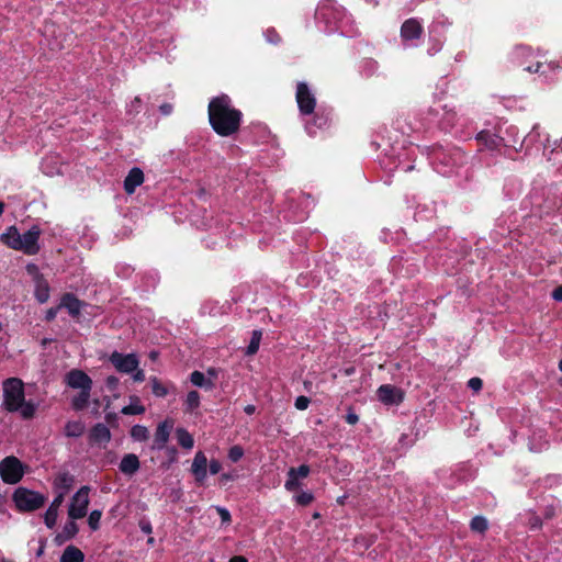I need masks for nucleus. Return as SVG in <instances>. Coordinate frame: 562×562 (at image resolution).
<instances>
[{
  "mask_svg": "<svg viewBox=\"0 0 562 562\" xmlns=\"http://www.w3.org/2000/svg\"><path fill=\"white\" fill-rule=\"evenodd\" d=\"M311 403V400L307 396L300 395L295 398L294 406L299 411H305Z\"/></svg>",
  "mask_w": 562,
  "mask_h": 562,
  "instance_id": "41",
  "label": "nucleus"
},
{
  "mask_svg": "<svg viewBox=\"0 0 562 562\" xmlns=\"http://www.w3.org/2000/svg\"><path fill=\"white\" fill-rule=\"evenodd\" d=\"M470 528L473 532L484 533L488 529V520L484 516H474L470 521Z\"/></svg>",
  "mask_w": 562,
  "mask_h": 562,
  "instance_id": "27",
  "label": "nucleus"
},
{
  "mask_svg": "<svg viewBox=\"0 0 562 562\" xmlns=\"http://www.w3.org/2000/svg\"><path fill=\"white\" fill-rule=\"evenodd\" d=\"M133 373H134L133 374V380L135 382H143L145 380V372H144V370L137 368Z\"/></svg>",
  "mask_w": 562,
  "mask_h": 562,
  "instance_id": "52",
  "label": "nucleus"
},
{
  "mask_svg": "<svg viewBox=\"0 0 562 562\" xmlns=\"http://www.w3.org/2000/svg\"><path fill=\"white\" fill-rule=\"evenodd\" d=\"M41 228L37 225H33L27 232L21 234V247L20 251L27 256H34L40 251V236Z\"/></svg>",
  "mask_w": 562,
  "mask_h": 562,
  "instance_id": "7",
  "label": "nucleus"
},
{
  "mask_svg": "<svg viewBox=\"0 0 562 562\" xmlns=\"http://www.w3.org/2000/svg\"><path fill=\"white\" fill-rule=\"evenodd\" d=\"M194 457L200 458V457H204V454L202 451H198Z\"/></svg>",
  "mask_w": 562,
  "mask_h": 562,
  "instance_id": "64",
  "label": "nucleus"
},
{
  "mask_svg": "<svg viewBox=\"0 0 562 562\" xmlns=\"http://www.w3.org/2000/svg\"><path fill=\"white\" fill-rule=\"evenodd\" d=\"M378 400L384 405H400L404 400V393L401 389L392 384H382L376 390Z\"/></svg>",
  "mask_w": 562,
  "mask_h": 562,
  "instance_id": "9",
  "label": "nucleus"
},
{
  "mask_svg": "<svg viewBox=\"0 0 562 562\" xmlns=\"http://www.w3.org/2000/svg\"><path fill=\"white\" fill-rule=\"evenodd\" d=\"M121 412L124 415H139L145 412V407L139 404H130L124 406Z\"/></svg>",
  "mask_w": 562,
  "mask_h": 562,
  "instance_id": "38",
  "label": "nucleus"
},
{
  "mask_svg": "<svg viewBox=\"0 0 562 562\" xmlns=\"http://www.w3.org/2000/svg\"><path fill=\"white\" fill-rule=\"evenodd\" d=\"M2 407L10 413L19 412L25 400L24 383L19 378H8L2 383Z\"/></svg>",
  "mask_w": 562,
  "mask_h": 562,
  "instance_id": "2",
  "label": "nucleus"
},
{
  "mask_svg": "<svg viewBox=\"0 0 562 562\" xmlns=\"http://www.w3.org/2000/svg\"><path fill=\"white\" fill-rule=\"evenodd\" d=\"M0 239L9 248L20 250L21 234L15 226H10L9 228H7V231L0 236Z\"/></svg>",
  "mask_w": 562,
  "mask_h": 562,
  "instance_id": "18",
  "label": "nucleus"
},
{
  "mask_svg": "<svg viewBox=\"0 0 562 562\" xmlns=\"http://www.w3.org/2000/svg\"><path fill=\"white\" fill-rule=\"evenodd\" d=\"M36 408H37V405L31 401L26 402L25 400L23 401V404L22 406L20 407V413H21V416L24 418V419H31L34 417L35 415V412H36Z\"/></svg>",
  "mask_w": 562,
  "mask_h": 562,
  "instance_id": "33",
  "label": "nucleus"
},
{
  "mask_svg": "<svg viewBox=\"0 0 562 562\" xmlns=\"http://www.w3.org/2000/svg\"><path fill=\"white\" fill-rule=\"evenodd\" d=\"M190 381L193 385L205 390H212L214 386V383L210 379H206L203 372L198 370L190 374Z\"/></svg>",
  "mask_w": 562,
  "mask_h": 562,
  "instance_id": "24",
  "label": "nucleus"
},
{
  "mask_svg": "<svg viewBox=\"0 0 562 562\" xmlns=\"http://www.w3.org/2000/svg\"><path fill=\"white\" fill-rule=\"evenodd\" d=\"M476 140L490 150H498L504 142L502 137L488 131H481L476 136Z\"/></svg>",
  "mask_w": 562,
  "mask_h": 562,
  "instance_id": "16",
  "label": "nucleus"
},
{
  "mask_svg": "<svg viewBox=\"0 0 562 562\" xmlns=\"http://www.w3.org/2000/svg\"><path fill=\"white\" fill-rule=\"evenodd\" d=\"M310 473V467L302 464L299 468H291L288 472V480L284 487L288 491H294L301 486V482L307 477Z\"/></svg>",
  "mask_w": 562,
  "mask_h": 562,
  "instance_id": "11",
  "label": "nucleus"
},
{
  "mask_svg": "<svg viewBox=\"0 0 562 562\" xmlns=\"http://www.w3.org/2000/svg\"><path fill=\"white\" fill-rule=\"evenodd\" d=\"M111 434L109 428L103 424H97L91 429V438L97 442H104L110 440Z\"/></svg>",
  "mask_w": 562,
  "mask_h": 562,
  "instance_id": "25",
  "label": "nucleus"
},
{
  "mask_svg": "<svg viewBox=\"0 0 562 562\" xmlns=\"http://www.w3.org/2000/svg\"><path fill=\"white\" fill-rule=\"evenodd\" d=\"M131 436L137 441H144L149 437V431L143 425H135L131 429Z\"/></svg>",
  "mask_w": 562,
  "mask_h": 562,
  "instance_id": "34",
  "label": "nucleus"
},
{
  "mask_svg": "<svg viewBox=\"0 0 562 562\" xmlns=\"http://www.w3.org/2000/svg\"><path fill=\"white\" fill-rule=\"evenodd\" d=\"M268 33H272V34L274 35V37H276V40H273V38H269V41H270V42H273V43H276V44L280 42V36H279V34H277L273 30H272V31L268 30Z\"/></svg>",
  "mask_w": 562,
  "mask_h": 562,
  "instance_id": "58",
  "label": "nucleus"
},
{
  "mask_svg": "<svg viewBox=\"0 0 562 562\" xmlns=\"http://www.w3.org/2000/svg\"><path fill=\"white\" fill-rule=\"evenodd\" d=\"M422 34V24L416 19L406 20L401 27V38L403 42L419 38Z\"/></svg>",
  "mask_w": 562,
  "mask_h": 562,
  "instance_id": "14",
  "label": "nucleus"
},
{
  "mask_svg": "<svg viewBox=\"0 0 562 562\" xmlns=\"http://www.w3.org/2000/svg\"><path fill=\"white\" fill-rule=\"evenodd\" d=\"M313 117L306 124V130L310 135L316 134L317 130H325L330 125V115L325 111H314Z\"/></svg>",
  "mask_w": 562,
  "mask_h": 562,
  "instance_id": "13",
  "label": "nucleus"
},
{
  "mask_svg": "<svg viewBox=\"0 0 562 562\" xmlns=\"http://www.w3.org/2000/svg\"><path fill=\"white\" fill-rule=\"evenodd\" d=\"M110 361L115 367V369L122 373H132L139 366L138 358L134 353L124 355V353L114 351L110 356Z\"/></svg>",
  "mask_w": 562,
  "mask_h": 562,
  "instance_id": "8",
  "label": "nucleus"
},
{
  "mask_svg": "<svg viewBox=\"0 0 562 562\" xmlns=\"http://www.w3.org/2000/svg\"><path fill=\"white\" fill-rule=\"evenodd\" d=\"M207 459H194L191 470L198 482H203L207 472Z\"/></svg>",
  "mask_w": 562,
  "mask_h": 562,
  "instance_id": "22",
  "label": "nucleus"
},
{
  "mask_svg": "<svg viewBox=\"0 0 562 562\" xmlns=\"http://www.w3.org/2000/svg\"><path fill=\"white\" fill-rule=\"evenodd\" d=\"M295 99L301 114L311 115L314 113L316 108V98L310 90L307 83L299 82L296 85Z\"/></svg>",
  "mask_w": 562,
  "mask_h": 562,
  "instance_id": "5",
  "label": "nucleus"
},
{
  "mask_svg": "<svg viewBox=\"0 0 562 562\" xmlns=\"http://www.w3.org/2000/svg\"><path fill=\"white\" fill-rule=\"evenodd\" d=\"M554 515H555V509H554V507H553V506H548V507L546 508L544 517H546L547 519H551Z\"/></svg>",
  "mask_w": 562,
  "mask_h": 562,
  "instance_id": "55",
  "label": "nucleus"
},
{
  "mask_svg": "<svg viewBox=\"0 0 562 562\" xmlns=\"http://www.w3.org/2000/svg\"><path fill=\"white\" fill-rule=\"evenodd\" d=\"M314 497L310 492H302L295 496V502L299 505L306 506L313 502Z\"/></svg>",
  "mask_w": 562,
  "mask_h": 562,
  "instance_id": "40",
  "label": "nucleus"
},
{
  "mask_svg": "<svg viewBox=\"0 0 562 562\" xmlns=\"http://www.w3.org/2000/svg\"><path fill=\"white\" fill-rule=\"evenodd\" d=\"M60 310V306L50 307L46 311L45 314V321L52 322L56 318L58 311Z\"/></svg>",
  "mask_w": 562,
  "mask_h": 562,
  "instance_id": "48",
  "label": "nucleus"
},
{
  "mask_svg": "<svg viewBox=\"0 0 562 562\" xmlns=\"http://www.w3.org/2000/svg\"><path fill=\"white\" fill-rule=\"evenodd\" d=\"M209 468H210V472L212 474H216L221 470V464H220V462L217 460L213 459L212 462L209 464Z\"/></svg>",
  "mask_w": 562,
  "mask_h": 562,
  "instance_id": "53",
  "label": "nucleus"
},
{
  "mask_svg": "<svg viewBox=\"0 0 562 562\" xmlns=\"http://www.w3.org/2000/svg\"><path fill=\"white\" fill-rule=\"evenodd\" d=\"M552 297L558 302H562V285H559L553 290Z\"/></svg>",
  "mask_w": 562,
  "mask_h": 562,
  "instance_id": "54",
  "label": "nucleus"
},
{
  "mask_svg": "<svg viewBox=\"0 0 562 562\" xmlns=\"http://www.w3.org/2000/svg\"><path fill=\"white\" fill-rule=\"evenodd\" d=\"M159 111L162 115H170L173 111V106L170 103H162L159 106Z\"/></svg>",
  "mask_w": 562,
  "mask_h": 562,
  "instance_id": "50",
  "label": "nucleus"
},
{
  "mask_svg": "<svg viewBox=\"0 0 562 562\" xmlns=\"http://www.w3.org/2000/svg\"><path fill=\"white\" fill-rule=\"evenodd\" d=\"M175 422L172 419H165L159 423L155 436H154V447L158 449H162L170 436L171 430L173 429Z\"/></svg>",
  "mask_w": 562,
  "mask_h": 562,
  "instance_id": "12",
  "label": "nucleus"
},
{
  "mask_svg": "<svg viewBox=\"0 0 562 562\" xmlns=\"http://www.w3.org/2000/svg\"><path fill=\"white\" fill-rule=\"evenodd\" d=\"M89 491L90 488L88 486H82L72 496L68 508V516L70 519H80L87 515L89 506Z\"/></svg>",
  "mask_w": 562,
  "mask_h": 562,
  "instance_id": "4",
  "label": "nucleus"
},
{
  "mask_svg": "<svg viewBox=\"0 0 562 562\" xmlns=\"http://www.w3.org/2000/svg\"><path fill=\"white\" fill-rule=\"evenodd\" d=\"M4 503L5 498L2 495H0V513L4 510Z\"/></svg>",
  "mask_w": 562,
  "mask_h": 562,
  "instance_id": "60",
  "label": "nucleus"
},
{
  "mask_svg": "<svg viewBox=\"0 0 562 562\" xmlns=\"http://www.w3.org/2000/svg\"><path fill=\"white\" fill-rule=\"evenodd\" d=\"M216 510L222 519V521L224 524H229L231 522V514L226 509V508H223V507H216Z\"/></svg>",
  "mask_w": 562,
  "mask_h": 562,
  "instance_id": "47",
  "label": "nucleus"
},
{
  "mask_svg": "<svg viewBox=\"0 0 562 562\" xmlns=\"http://www.w3.org/2000/svg\"><path fill=\"white\" fill-rule=\"evenodd\" d=\"M228 562H248L243 555H235Z\"/></svg>",
  "mask_w": 562,
  "mask_h": 562,
  "instance_id": "57",
  "label": "nucleus"
},
{
  "mask_svg": "<svg viewBox=\"0 0 562 562\" xmlns=\"http://www.w3.org/2000/svg\"><path fill=\"white\" fill-rule=\"evenodd\" d=\"M57 516H58V510L48 507V509L46 510V513L44 515L45 525L48 528H53L57 521Z\"/></svg>",
  "mask_w": 562,
  "mask_h": 562,
  "instance_id": "37",
  "label": "nucleus"
},
{
  "mask_svg": "<svg viewBox=\"0 0 562 562\" xmlns=\"http://www.w3.org/2000/svg\"><path fill=\"white\" fill-rule=\"evenodd\" d=\"M24 467L19 459H2L0 462V474L5 483H18L22 479Z\"/></svg>",
  "mask_w": 562,
  "mask_h": 562,
  "instance_id": "6",
  "label": "nucleus"
},
{
  "mask_svg": "<svg viewBox=\"0 0 562 562\" xmlns=\"http://www.w3.org/2000/svg\"><path fill=\"white\" fill-rule=\"evenodd\" d=\"M74 483V476L68 473L58 474L54 481L55 488L58 492H64V494L68 493V491L72 487Z\"/></svg>",
  "mask_w": 562,
  "mask_h": 562,
  "instance_id": "20",
  "label": "nucleus"
},
{
  "mask_svg": "<svg viewBox=\"0 0 562 562\" xmlns=\"http://www.w3.org/2000/svg\"><path fill=\"white\" fill-rule=\"evenodd\" d=\"M468 386L473 390V391H480L483 386V381L482 379L477 378V376H474V378H471L469 381H468Z\"/></svg>",
  "mask_w": 562,
  "mask_h": 562,
  "instance_id": "42",
  "label": "nucleus"
},
{
  "mask_svg": "<svg viewBox=\"0 0 562 562\" xmlns=\"http://www.w3.org/2000/svg\"><path fill=\"white\" fill-rule=\"evenodd\" d=\"M105 419H106L108 423H111L112 420L116 419V415L112 414V413H109V414H106Z\"/></svg>",
  "mask_w": 562,
  "mask_h": 562,
  "instance_id": "59",
  "label": "nucleus"
},
{
  "mask_svg": "<svg viewBox=\"0 0 562 562\" xmlns=\"http://www.w3.org/2000/svg\"><path fill=\"white\" fill-rule=\"evenodd\" d=\"M119 378L114 376V375H109L105 380V385L108 387L109 391L113 392L117 389L119 386Z\"/></svg>",
  "mask_w": 562,
  "mask_h": 562,
  "instance_id": "43",
  "label": "nucleus"
},
{
  "mask_svg": "<svg viewBox=\"0 0 562 562\" xmlns=\"http://www.w3.org/2000/svg\"><path fill=\"white\" fill-rule=\"evenodd\" d=\"M543 67V64L541 61H537L535 65H530L524 68V70L531 72V74H544V71L541 70Z\"/></svg>",
  "mask_w": 562,
  "mask_h": 562,
  "instance_id": "45",
  "label": "nucleus"
},
{
  "mask_svg": "<svg viewBox=\"0 0 562 562\" xmlns=\"http://www.w3.org/2000/svg\"><path fill=\"white\" fill-rule=\"evenodd\" d=\"M177 443L183 449H191L194 445L192 435L184 428H177L175 431Z\"/></svg>",
  "mask_w": 562,
  "mask_h": 562,
  "instance_id": "21",
  "label": "nucleus"
},
{
  "mask_svg": "<svg viewBox=\"0 0 562 562\" xmlns=\"http://www.w3.org/2000/svg\"><path fill=\"white\" fill-rule=\"evenodd\" d=\"M227 457H244V450L240 446H233L229 449Z\"/></svg>",
  "mask_w": 562,
  "mask_h": 562,
  "instance_id": "49",
  "label": "nucleus"
},
{
  "mask_svg": "<svg viewBox=\"0 0 562 562\" xmlns=\"http://www.w3.org/2000/svg\"><path fill=\"white\" fill-rule=\"evenodd\" d=\"M4 207H5L4 203L2 201H0V216L3 214Z\"/></svg>",
  "mask_w": 562,
  "mask_h": 562,
  "instance_id": "62",
  "label": "nucleus"
},
{
  "mask_svg": "<svg viewBox=\"0 0 562 562\" xmlns=\"http://www.w3.org/2000/svg\"><path fill=\"white\" fill-rule=\"evenodd\" d=\"M78 532V527L75 520H70L66 522L64 526L63 532L57 536V539L68 540L71 539Z\"/></svg>",
  "mask_w": 562,
  "mask_h": 562,
  "instance_id": "32",
  "label": "nucleus"
},
{
  "mask_svg": "<svg viewBox=\"0 0 562 562\" xmlns=\"http://www.w3.org/2000/svg\"><path fill=\"white\" fill-rule=\"evenodd\" d=\"M200 393L198 391H190L187 394V398L184 401V411L187 413H193L200 406Z\"/></svg>",
  "mask_w": 562,
  "mask_h": 562,
  "instance_id": "26",
  "label": "nucleus"
},
{
  "mask_svg": "<svg viewBox=\"0 0 562 562\" xmlns=\"http://www.w3.org/2000/svg\"><path fill=\"white\" fill-rule=\"evenodd\" d=\"M119 468L123 473L131 475L139 469L138 459H122Z\"/></svg>",
  "mask_w": 562,
  "mask_h": 562,
  "instance_id": "28",
  "label": "nucleus"
},
{
  "mask_svg": "<svg viewBox=\"0 0 562 562\" xmlns=\"http://www.w3.org/2000/svg\"><path fill=\"white\" fill-rule=\"evenodd\" d=\"M526 524L529 527V529H531V530H537L542 527L541 518L536 513H532V512L528 513Z\"/></svg>",
  "mask_w": 562,
  "mask_h": 562,
  "instance_id": "36",
  "label": "nucleus"
},
{
  "mask_svg": "<svg viewBox=\"0 0 562 562\" xmlns=\"http://www.w3.org/2000/svg\"><path fill=\"white\" fill-rule=\"evenodd\" d=\"M514 55L517 59L521 57H531L533 56V49L530 46L519 44L515 46Z\"/></svg>",
  "mask_w": 562,
  "mask_h": 562,
  "instance_id": "35",
  "label": "nucleus"
},
{
  "mask_svg": "<svg viewBox=\"0 0 562 562\" xmlns=\"http://www.w3.org/2000/svg\"><path fill=\"white\" fill-rule=\"evenodd\" d=\"M147 543H148L149 546H154V543H155V539H154L153 537L148 538Z\"/></svg>",
  "mask_w": 562,
  "mask_h": 562,
  "instance_id": "63",
  "label": "nucleus"
},
{
  "mask_svg": "<svg viewBox=\"0 0 562 562\" xmlns=\"http://www.w3.org/2000/svg\"><path fill=\"white\" fill-rule=\"evenodd\" d=\"M67 386L75 390H83L92 387V379L80 369H71L65 375Z\"/></svg>",
  "mask_w": 562,
  "mask_h": 562,
  "instance_id": "10",
  "label": "nucleus"
},
{
  "mask_svg": "<svg viewBox=\"0 0 562 562\" xmlns=\"http://www.w3.org/2000/svg\"><path fill=\"white\" fill-rule=\"evenodd\" d=\"M92 387L80 390L71 400V407L76 412L83 411L88 407Z\"/></svg>",
  "mask_w": 562,
  "mask_h": 562,
  "instance_id": "19",
  "label": "nucleus"
},
{
  "mask_svg": "<svg viewBox=\"0 0 562 562\" xmlns=\"http://www.w3.org/2000/svg\"><path fill=\"white\" fill-rule=\"evenodd\" d=\"M173 495H175V498H173V499H175V501H178V499L180 498V496H181V493H180V491H175V492H173Z\"/></svg>",
  "mask_w": 562,
  "mask_h": 562,
  "instance_id": "61",
  "label": "nucleus"
},
{
  "mask_svg": "<svg viewBox=\"0 0 562 562\" xmlns=\"http://www.w3.org/2000/svg\"><path fill=\"white\" fill-rule=\"evenodd\" d=\"M35 297L40 303H46L49 299V286L46 282H38L35 290Z\"/></svg>",
  "mask_w": 562,
  "mask_h": 562,
  "instance_id": "31",
  "label": "nucleus"
},
{
  "mask_svg": "<svg viewBox=\"0 0 562 562\" xmlns=\"http://www.w3.org/2000/svg\"><path fill=\"white\" fill-rule=\"evenodd\" d=\"M262 333L260 330H254L251 334L250 342L246 349V356H254L258 352Z\"/></svg>",
  "mask_w": 562,
  "mask_h": 562,
  "instance_id": "30",
  "label": "nucleus"
},
{
  "mask_svg": "<svg viewBox=\"0 0 562 562\" xmlns=\"http://www.w3.org/2000/svg\"><path fill=\"white\" fill-rule=\"evenodd\" d=\"M151 392L157 397H166L168 395V387L157 376L150 378Z\"/></svg>",
  "mask_w": 562,
  "mask_h": 562,
  "instance_id": "29",
  "label": "nucleus"
},
{
  "mask_svg": "<svg viewBox=\"0 0 562 562\" xmlns=\"http://www.w3.org/2000/svg\"><path fill=\"white\" fill-rule=\"evenodd\" d=\"M244 412L247 415H252L256 412V406L252 405V404H248V405L245 406Z\"/></svg>",
  "mask_w": 562,
  "mask_h": 562,
  "instance_id": "56",
  "label": "nucleus"
},
{
  "mask_svg": "<svg viewBox=\"0 0 562 562\" xmlns=\"http://www.w3.org/2000/svg\"><path fill=\"white\" fill-rule=\"evenodd\" d=\"M144 182V172L140 168H132L124 179V191L127 194H133L137 187Z\"/></svg>",
  "mask_w": 562,
  "mask_h": 562,
  "instance_id": "15",
  "label": "nucleus"
},
{
  "mask_svg": "<svg viewBox=\"0 0 562 562\" xmlns=\"http://www.w3.org/2000/svg\"><path fill=\"white\" fill-rule=\"evenodd\" d=\"M83 553L74 546H68L60 557V562H83Z\"/></svg>",
  "mask_w": 562,
  "mask_h": 562,
  "instance_id": "23",
  "label": "nucleus"
},
{
  "mask_svg": "<svg viewBox=\"0 0 562 562\" xmlns=\"http://www.w3.org/2000/svg\"><path fill=\"white\" fill-rule=\"evenodd\" d=\"M13 501L20 510L32 512L44 505L45 497L37 492L20 487L14 492Z\"/></svg>",
  "mask_w": 562,
  "mask_h": 562,
  "instance_id": "3",
  "label": "nucleus"
},
{
  "mask_svg": "<svg viewBox=\"0 0 562 562\" xmlns=\"http://www.w3.org/2000/svg\"><path fill=\"white\" fill-rule=\"evenodd\" d=\"M345 420L349 425H356L359 422V416L352 409H349L345 416Z\"/></svg>",
  "mask_w": 562,
  "mask_h": 562,
  "instance_id": "46",
  "label": "nucleus"
},
{
  "mask_svg": "<svg viewBox=\"0 0 562 562\" xmlns=\"http://www.w3.org/2000/svg\"><path fill=\"white\" fill-rule=\"evenodd\" d=\"M65 495L66 494H64V492H58L57 496L54 498V501L49 505V508H54V509L58 510L64 502Z\"/></svg>",
  "mask_w": 562,
  "mask_h": 562,
  "instance_id": "44",
  "label": "nucleus"
},
{
  "mask_svg": "<svg viewBox=\"0 0 562 562\" xmlns=\"http://www.w3.org/2000/svg\"><path fill=\"white\" fill-rule=\"evenodd\" d=\"M102 513L100 510H92L88 518V524L92 530H97L99 528L100 519Z\"/></svg>",
  "mask_w": 562,
  "mask_h": 562,
  "instance_id": "39",
  "label": "nucleus"
},
{
  "mask_svg": "<svg viewBox=\"0 0 562 562\" xmlns=\"http://www.w3.org/2000/svg\"><path fill=\"white\" fill-rule=\"evenodd\" d=\"M139 528L143 532L149 535L153 531V527L148 520H140Z\"/></svg>",
  "mask_w": 562,
  "mask_h": 562,
  "instance_id": "51",
  "label": "nucleus"
},
{
  "mask_svg": "<svg viewBox=\"0 0 562 562\" xmlns=\"http://www.w3.org/2000/svg\"><path fill=\"white\" fill-rule=\"evenodd\" d=\"M207 115L211 127L218 136H233L240 128L243 113L233 106L232 99L227 94L211 99Z\"/></svg>",
  "mask_w": 562,
  "mask_h": 562,
  "instance_id": "1",
  "label": "nucleus"
},
{
  "mask_svg": "<svg viewBox=\"0 0 562 562\" xmlns=\"http://www.w3.org/2000/svg\"><path fill=\"white\" fill-rule=\"evenodd\" d=\"M59 306L60 308H66L70 316L78 317L80 315L82 302L75 294L65 293L60 299Z\"/></svg>",
  "mask_w": 562,
  "mask_h": 562,
  "instance_id": "17",
  "label": "nucleus"
}]
</instances>
